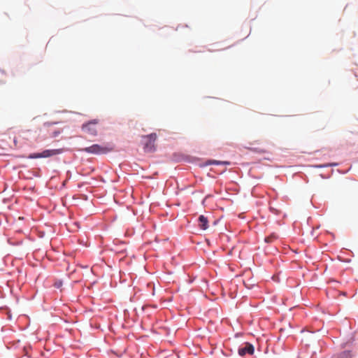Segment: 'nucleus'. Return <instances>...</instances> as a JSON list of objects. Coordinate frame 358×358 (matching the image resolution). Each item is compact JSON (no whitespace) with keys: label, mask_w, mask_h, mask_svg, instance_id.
I'll list each match as a JSON object with an SVG mask.
<instances>
[{"label":"nucleus","mask_w":358,"mask_h":358,"mask_svg":"<svg viewBox=\"0 0 358 358\" xmlns=\"http://www.w3.org/2000/svg\"><path fill=\"white\" fill-rule=\"evenodd\" d=\"M83 151L87 153H92L95 155L106 154L113 150V148L107 145H100L98 144H94L90 147H87L83 149Z\"/></svg>","instance_id":"f257e3e1"},{"label":"nucleus","mask_w":358,"mask_h":358,"mask_svg":"<svg viewBox=\"0 0 358 358\" xmlns=\"http://www.w3.org/2000/svg\"><path fill=\"white\" fill-rule=\"evenodd\" d=\"M143 138L146 140L143 146L144 151L145 152H155L156 150L155 142L157 138V134L155 133H152L149 135L143 136Z\"/></svg>","instance_id":"f03ea898"},{"label":"nucleus","mask_w":358,"mask_h":358,"mask_svg":"<svg viewBox=\"0 0 358 358\" xmlns=\"http://www.w3.org/2000/svg\"><path fill=\"white\" fill-rule=\"evenodd\" d=\"M64 152V149H52V150H45L40 153H33L29 155L28 158L29 159H36V158H47L50 157L55 155H57L62 154Z\"/></svg>","instance_id":"7ed1b4c3"},{"label":"nucleus","mask_w":358,"mask_h":358,"mask_svg":"<svg viewBox=\"0 0 358 358\" xmlns=\"http://www.w3.org/2000/svg\"><path fill=\"white\" fill-rule=\"evenodd\" d=\"M99 123V120L95 119L92 121H90L82 126V129L92 135L96 136L97 134L96 124Z\"/></svg>","instance_id":"20e7f679"},{"label":"nucleus","mask_w":358,"mask_h":358,"mask_svg":"<svg viewBox=\"0 0 358 358\" xmlns=\"http://www.w3.org/2000/svg\"><path fill=\"white\" fill-rule=\"evenodd\" d=\"M255 349L252 344L246 343L245 346L238 349V355L241 357L245 356L246 354L252 355Z\"/></svg>","instance_id":"39448f33"},{"label":"nucleus","mask_w":358,"mask_h":358,"mask_svg":"<svg viewBox=\"0 0 358 358\" xmlns=\"http://www.w3.org/2000/svg\"><path fill=\"white\" fill-rule=\"evenodd\" d=\"M199 227L203 229L206 230L208 227V221L207 217H206L204 215H201L199 217Z\"/></svg>","instance_id":"423d86ee"},{"label":"nucleus","mask_w":358,"mask_h":358,"mask_svg":"<svg viewBox=\"0 0 358 358\" xmlns=\"http://www.w3.org/2000/svg\"><path fill=\"white\" fill-rule=\"evenodd\" d=\"M31 134V130H30V129L21 130L19 131V137L22 138V139L29 141L30 139Z\"/></svg>","instance_id":"0eeeda50"},{"label":"nucleus","mask_w":358,"mask_h":358,"mask_svg":"<svg viewBox=\"0 0 358 358\" xmlns=\"http://www.w3.org/2000/svg\"><path fill=\"white\" fill-rule=\"evenodd\" d=\"M277 238H278V236L275 234H273L270 235L269 236L265 238V241L266 243H272Z\"/></svg>","instance_id":"6e6552de"},{"label":"nucleus","mask_w":358,"mask_h":358,"mask_svg":"<svg viewBox=\"0 0 358 358\" xmlns=\"http://www.w3.org/2000/svg\"><path fill=\"white\" fill-rule=\"evenodd\" d=\"M334 358H351L350 355L348 352H343L341 355L334 357Z\"/></svg>","instance_id":"1a4fd4ad"},{"label":"nucleus","mask_w":358,"mask_h":358,"mask_svg":"<svg viewBox=\"0 0 358 358\" xmlns=\"http://www.w3.org/2000/svg\"><path fill=\"white\" fill-rule=\"evenodd\" d=\"M62 132V129H61L54 130L50 134V136L52 138H55V137L58 136Z\"/></svg>","instance_id":"9d476101"},{"label":"nucleus","mask_w":358,"mask_h":358,"mask_svg":"<svg viewBox=\"0 0 358 358\" xmlns=\"http://www.w3.org/2000/svg\"><path fill=\"white\" fill-rule=\"evenodd\" d=\"M209 164H229V162L213 160V161H211Z\"/></svg>","instance_id":"9b49d317"},{"label":"nucleus","mask_w":358,"mask_h":358,"mask_svg":"<svg viewBox=\"0 0 358 358\" xmlns=\"http://www.w3.org/2000/svg\"><path fill=\"white\" fill-rule=\"evenodd\" d=\"M334 166H337V164L333 163V164H328L318 165V166H317V167H319V168H324V167Z\"/></svg>","instance_id":"f8f14e48"},{"label":"nucleus","mask_w":358,"mask_h":358,"mask_svg":"<svg viewBox=\"0 0 358 358\" xmlns=\"http://www.w3.org/2000/svg\"><path fill=\"white\" fill-rule=\"evenodd\" d=\"M61 285H62V282H59V283L56 282V283H55V286H56L57 287H59L61 286Z\"/></svg>","instance_id":"ddd939ff"},{"label":"nucleus","mask_w":358,"mask_h":358,"mask_svg":"<svg viewBox=\"0 0 358 358\" xmlns=\"http://www.w3.org/2000/svg\"><path fill=\"white\" fill-rule=\"evenodd\" d=\"M53 124H54V123H50V122H48V123H46V124H45V125H47L48 127H50V126H52Z\"/></svg>","instance_id":"4468645a"},{"label":"nucleus","mask_w":358,"mask_h":358,"mask_svg":"<svg viewBox=\"0 0 358 358\" xmlns=\"http://www.w3.org/2000/svg\"><path fill=\"white\" fill-rule=\"evenodd\" d=\"M13 141L15 143V145H17V139H16V138H14Z\"/></svg>","instance_id":"2eb2a0df"}]
</instances>
